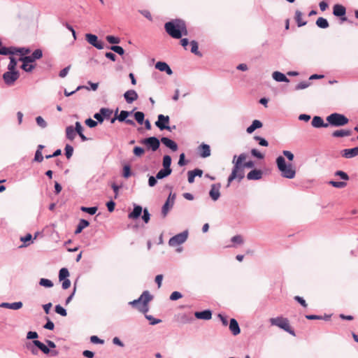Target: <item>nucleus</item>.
I'll use <instances>...</instances> for the list:
<instances>
[{
	"label": "nucleus",
	"instance_id": "nucleus-1",
	"mask_svg": "<svg viewBox=\"0 0 358 358\" xmlns=\"http://www.w3.org/2000/svg\"><path fill=\"white\" fill-rule=\"evenodd\" d=\"M246 154L241 153L238 157L236 155L234 156L232 163L234 164L231 174L227 178V187L231 185L233 180H237L240 182L245 177L244 167L242 166V162L246 159Z\"/></svg>",
	"mask_w": 358,
	"mask_h": 358
},
{
	"label": "nucleus",
	"instance_id": "nucleus-2",
	"mask_svg": "<svg viewBox=\"0 0 358 358\" xmlns=\"http://www.w3.org/2000/svg\"><path fill=\"white\" fill-rule=\"evenodd\" d=\"M276 164L282 177L288 179H292L295 177V170L292 168L291 164H286L285 159L283 157H278L276 159Z\"/></svg>",
	"mask_w": 358,
	"mask_h": 358
},
{
	"label": "nucleus",
	"instance_id": "nucleus-3",
	"mask_svg": "<svg viewBox=\"0 0 358 358\" xmlns=\"http://www.w3.org/2000/svg\"><path fill=\"white\" fill-rule=\"evenodd\" d=\"M182 20L176 19L169 21L164 24V28L167 34L173 38L179 39L182 37V32L180 31V23Z\"/></svg>",
	"mask_w": 358,
	"mask_h": 358
},
{
	"label": "nucleus",
	"instance_id": "nucleus-4",
	"mask_svg": "<svg viewBox=\"0 0 358 358\" xmlns=\"http://www.w3.org/2000/svg\"><path fill=\"white\" fill-rule=\"evenodd\" d=\"M269 322L271 325L278 327L293 336H296L295 331L289 325L287 318L281 316L271 318Z\"/></svg>",
	"mask_w": 358,
	"mask_h": 358
},
{
	"label": "nucleus",
	"instance_id": "nucleus-5",
	"mask_svg": "<svg viewBox=\"0 0 358 358\" xmlns=\"http://www.w3.org/2000/svg\"><path fill=\"white\" fill-rule=\"evenodd\" d=\"M329 125L335 127H343L349 122V119L343 114L334 113L326 118Z\"/></svg>",
	"mask_w": 358,
	"mask_h": 358
},
{
	"label": "nucleus",
	"instance_id": "nucleus-6",
	"mask_svg": "<svg viewBox=\"0 0 358 358\" xmlns=\"http://www.w3.org/2000/svg\"><path fill=\"white\" fill-rule=\"evenodd\" d=\"M160 142L161 140H159L155 136L145 138L139 141L141 144L145 145L147 150L152 152H155L159 148Z\"/></svg>",
	"mask_w": 358,
	"mask_h": 358
},
{
	"label": "nucleus",
	"instance_id": "nucleus-7",
	"mask_svg": "<svg viewBox=\"0 0 358 358\" xmlns=\"http://www.w3.org/2000/svg\"><path fill=\"white\" fill-rule=\"evenodd\" d=\"M188 231L185 230L171 237L169 241V246L180 245L184 243L188 237Z\"/></svg>",
	"mask_w": 358,
	"mask_h": 358
},
{
	"label": "nucleus",
	"instance_id": "nucleus-8",
	"mask_svg": "<svg viewBox=\"0 0 358 358\" xmlns=\"http://www.w3.org/2000/svg\"><path fill=\"white\" fill-rule=\"evenodd\" d=\"M169 121H170V118L168 115H164L162 114H159L157 117V120L155 122V125L161 131L166 129L169 131H171V127L168 125L169 123Z\"/></svg>",
	"mask_w": 358,
	"mask_h": 358
},
{
	"label": "nucleus",
	"instance_id": "nucleus-9",
	"mask_svg": "<svg viewBox=\"0 0 358 358\" xmlns=\"http://www.w3.org/2000/svg\"><path fill=\"white\" fill-rule=\"evenodd\" d=\"M115 115L116 118L119 122H124L129 125L135 126V122L134 120L131 119H127V117L132 114L133 110L127 111V110H121L120 114H118V108L116 109Z\"/></svg>",
	"mask_w": 358,
	"mask_h": 358
},
{
	"label": "nucleus",
	"instance_id": "nucleus-10",
	"mask_svg": "<svg viewBox=\"0 0 358 358\" xmlns=\"http://www.w3.org/2000/svg\"><path fill=\"white\" fill-rule=\"evenodd\" d=\"M85 40L87 41V43L98 50H102L104 48L103 42L101 40H99L97 36L95 34H86Z\"/></svg>",
	"mask_w": 358,
	"mask_h": 358
},
{
	"label": "nucleus",
	"instance_id": "nucleus-11",
	"mask_svg": "<svg viewBox=\"0 0 358 358\" xmlns=\"http://www.w3.org/2000/svg\"><path fill=\"white\" fill-rule=\"evenodd\" d=\"M19 76V71H8L3 74V79L7 85L11 86L18 79Z\"/></svg>",
	"mask_w": 358,
	"mask_h": 358
},
{
	"label": "nucleus",
	"instance_id": "nucleus-12",
	"mask_svg": "<svg viewBox=\"0 0 358 358\" xmlns=\"http://www.w3.org/2000/svg\"><path fill=\"white\" fill-rule=\"evenodd\" d=\"M33 344L45 355L50 354L51 356H57L59 354L58 351L51 350L46 345L38 340H34Z\"/></svg>",
	"mask_w": 358,
	"mask_h": 358
},
{
	"label": "nucleus",
	"instance_id": "nucleus-13",
	"mask_svg": "<svg viewBox=\"0 0 358 358\" xmlns=\"http://www.w3.org/2000/svg\"><path fill=\"white\" fill-rule=\"evenodd\" d=\"M143 296H145V299L143 303L140 307H137V309L145 315L149 310L148 303L152 300L153 296L148 290L143 292Z\"/></svg>",
	"mask_w": 358,
	"mask_h": 358
},
{
	"label": "nucleus",
	"instance_id": "nucleus-14",
	"mask_svg": "<svg viewBox=\"0 0 358 358\" xmlns=\"http://www.w3.org/2000/svg\"><path fill=\"white\" fill-rule=\"evenodd\" d=\"M176 199V194H172L171 192L169 194L165 203L163 205L162 208V214L163 217H166L168 212L171 208H172Z\"/></svg>",
	"mask_w": 358,
	"mask_h": 358
},
{
	"label": "nucleus",
	"instance_id": "nucleus-15",
	"mask_svg": "<svg viewBox=\"0 0 358 358\" xmlns=\"http://www.w3.org/2000/svg\"><path fill=\"white\" fill-rule=\"evenodd\" d=\"M346 13V9L345 8L340 4H336L334 6L333 8V14L336 17H341V21H346L347 17H345V15Z\"/></svg>",
	"mask_w": 358,
	"mask_h": 358
},
{
	"label": "nucleus",
	"instance_id": "nucleus-16",
	"mask_svg": "<svg viewBox=\"0 0 358 358\" xmlns=\"http://www.w3.org/2000/svg\"><path fill=\"white\" fill-rule=\"evenodd\" d=\"M221 188L220 183H215L211 185V188L209 192V195L213 201H217L220 196V189Z\"/></svg>",
	"mask_w": 358,
	"mask_h": 358
},
{
	"label": "nucleus",
	"instance_id": "nucleus-17",
	"mask_svg": "<svg viewBox=\"0 0 358 358\" xmlns=\"http://www.w3.org/2000/svg\"><path fill=\"white\" fill-rule=\"evenodd\" d=\"M194 316L198 320H209L212 318V310L206 309L201 311H196Z\"/></svg>",
	"mask_w": 358,
	"mask_h": 358
},
{
	"label": "nucleus",
	"instance_id": "nucleus-18",
	"mask_svg": "<svg viewBox=\"0 0 358 358\" xmlns=\"http://www.w3.org/2000/svg\"><path fill=\"white\" fill-rule=\"evenodd\" d=\"M341 156L346 159H351L358 155V147L344 149L341 151Z\"/></svg>",
	"mask_w": 358,
	"mask_h": 358
},
{
	"label": "nucleus",
	"instance_id": "nucleus-19",
	"mask_svg": "<svg viewBox=\"0 0 358 358\" xmlns=\"http://www.w3.org/2000/svg\"><path fill=\"white\" fill-rule=\"evenodd\" d=\"M229 328L234 336H237L241 333V329L237 320L234 318H231L229 320Z\"/></svg>",
	"mask_w": 358,
	"mask_h": 358
},
{
	"label": "nucleus",
	"instance_id": "nucleus-20",
	"mask_svg": "<svg viewBox=\"0 0 358 358\" xmlns=\"http://www.w3.org/2000/svg\"><path fill=\"white\" fill-rule=\"evenodd\" d=\"M23 303L22 301H16L13 303L2 302L0 303V308H8L12 310H19L22 308Z\"/></svg>",
	"mask_w": 358,
	"mask_h": 358
},
{
	"label": "nucleus",
	"instance_id": "nucleus-21",
	"mask_svg": "<svg viewBox=\"0 0 358 358\" xmlns=\"http://www.w3.org/2000/svg\"><path fill=\"white\" fill-rule=\"evenodd\" d=\"M155 68L162 72H166L169 76L173 74V71L165 62H157Z\"/></svg>",
	"mask_w": 358,
	"mask_h": 358
},
{
	"label": "nucleus",
	"instance_id": "nucleus-22",
	"mask_svg": "<svg viewBox=\"0 0 358 358\" xmlns=\"http://www.w3.org/2000/svg\"><path fill=\"white\" fill-rule=\"evenodd\" d=\"M138 97V96L137 92L134 90H127L124 94V98L125 101H127V103H133L134 101L137 100Z\"/></svg>",
	"mask_w": 358,
	"mask_h": 358
},
{
	"label": "nucleus",
	"instance_id": "nucleus-23",
	"mask_svg": "<svg viewBox=\"0 0 358 358\" xmlns=\"http://www.w3.org/2000/svg\"><path fill=\"white\" fill-rule=\"evenodd\" d=\"M263 172L260 169H253L247 174L249 180H258L262 178Z\"/></svg>",
	"mask_w": 358,
	"mask_h": 358
},
{
	"label": "nucleus",
	"instance_id": "nucleus-24",
	"mask_svg": "<svg viewBox=\"0 0 358 358\" xmlns=\"http://www.w3.org/2000/svg\"><path fill=\"white\" fill-rule=\"evenodd\" d=\"M161 142L168 148L171 150L172 151H176L178 148L177 143L169 138L168 137H162L161 138Z\"/></svg>",
	"mask_w": 358,
	"mask_h": 358
},
{
	"label": "nucleus",
	"instance_id": "nucleus-25",
	"mask_svg": "<svg viewBox=\"0 0 358 358\" xmlns=\"http://www.w3.org/2000/svg\"><path fill=\"white\" fill-rule=\"evenodd\" d=\"M311 125L315 128L329 127L328 122L324 123L323 119L320 116H314L311 122Z\"/></svg>",
	"mask_w": 358,
	"mask_h": 358
},
{
	"label": "nucleus",
	"instance_id": "nucleus-26",
	"mask_svg": "<svg viewBox=\"0 0 358 358\" xmlns=\"http://www.w3.org/2000/svg\"><path fill=\"white\" fill-rule=\"evenodd\" d=\"M143 208L141 206L134 204L133 210L129 213L128 217L129 219L136 220L138 219L143 212Z\"/></svg>",
	"mask_w": 358,
	"mask_h": 358
},
{
	"label": "nucleus",
	"instance_id": "nucleus-27",
	"mask_svg": "<svg viewBox=\"0 0 358 358\" xmlns=\"http://www.w3.org/2000/svg\"><path fill=\"white\" fill-rule=\"evenodd\" d=\"M199 155L203 158H206L210 155V148L208 145L202 143L199 147Z\"/></svg>",
	"mask_w": 358,
	"mask_h": 358
},
{
	"label": "nucleus",
	"instance_id": "nucleus-28",
	"mask_svg": "<svg viewBox=\"0 0 358 358\" xmlns=\"http://www.w3.org/2000/svg\"><path fill=\"white\" fill-rule=\"evenodd\" d=\"M272 77L277 82H289V80L286 77V76L280 71H274L272 74Z\"/></svg>",
	"mask_w": 358,
	"mask_h": 358
},
{
	"label": "nucleus",
	"instance_id": "nucleus-29",
	"mask_svg": "<svg viewBox=\"0 0 358 358\" xmlns=\"http://www.w3.org/2000/svg\"><path fill=\"white\" fill-rule=\"evenodd\" d=\"M10 52L13 53H10V55H13L16 53H20L22 56H26V55L30 52V49L27 48H15L10 47Z\"/></svg>",
	"mask_w": 358,
	"mask_h": 358
},
{
	"label": "nucleus",
	"instance_id": "nucleus-30",
	"mask_svg": "<svg viewBox=\"0 0 358 358\" xmlns=\"http://www.w3.org/2000/svg\"><path fill=\"white\" fill-rule=\"evenodd\" d=\"M302 17H303L302 12H301L299 10H296L295 12L294 19H295L297 26L299 27H303L307 24V21L303 20Z\"/></svg>",
	"mask_w": 358,
	"mask_h": 358
},
{
	"label": "nucleus",
	"instance_id": "nucleus-31",
	"mask_svg": "<svg viewBox=\"0 0 358 358\" xmlns=\"http://www.w3.org/2000/svg\"><path fill=\"white\" fill-rule=\"evenodd\" d=\"M262 122L258 120H255L251 125H250L246 131L248 134H252L255 129H259L262 127Z\"/></svg>",
	"mask_w": 358,
	"mask_h": 358
},
{
	"label": "nucleus",
	"instance_id": "nucleus-32",
	"mask_svg": "<svg viewBox=\"0 0 358 358\" xmlns=\"http://www.w3.org/2000/svg\"><path fill=\"white\" fill-rule=\"evenodd\" d=\"M89 225L90 222L87 220L85 219H80L75 230V234H78L81 233V231Z\"/></svg>",
	"mask_w": 358,
	"mask_h": 358
},
{
	"label": "nucleus",
	"instance_id": "nucleus-33",
	"mask_svg": "<svg viewBox=\"0 0 358 358\" xmlns=\"http://www.w3.org/2000/svg\"><path fill=\"white\" fill-rule=\"evenodd\" d=\"M75 130L76 134L79 135L83 141H86L88 138L83 134V127H82L80 122H76L75 124Z\"/></svg>",
	"mask_w": 358,
	"mask_h": 358
},
{
	"label": "nucleus",
	"instance_id": "nucleus-34",
	"mask_svg": "<svg viewBox=\"0 0 358 358\" xmlns=\"http://www.w3.org/2000/svg\"><path fill=\"white\" fill-rule=\"evenodd\" d=\"M352 134V131L350 129H341L336 130L332 133L333 137H344L348 136Z\"/></svg>",
	"mask_w": 358,
	"mask_h": 358
},
{
	"label": "nucleus",
	"instance_id": "nucleus-35",
	"mask_svg": "<svg viewBox=\"0 0 358 358\" xmlns=\"http://www.w3.org/2000/svg\"><path fill=\"white\" fill-rule=\"evenodd\" d=\"M171 173H172V169H168L166 168V169L163 168L161 170H159L158 171V173H157V178L159 180H162V179L170 176L171 174Z\"/></svg>",
	"mask_w": 358,
	"mask_h": 358
},
{
	"label": "nucleus",
	"instance_id": "nucleus-36",
	"mask_svg": "<svg viewBox=\"0 0 358 358\" xmlns=\"http://www.w3.org/2000/svg\"><path fill=\"white\" fill-rule=\"evenodd\" d=\"M76 136V132L75 130V128L73 127V126H68L66 128V138L70 140L73 141Z\"/></svg>",
	"mask_w": 358,
	"mask_h": 358
},
{
	"label": "nucleus",
	"instance_id": "nucleus-37",
	"mask_svg": "<svg viewBox=\"0 0 358 358\" xmlns=\"http://www.w3.org/2000/svg\"><path fill=\"white\" fill-rule=\"evenodd\" d=\"M315 24L318 27H320L321 29H327L329 26L327 20L322 17H318L316 20Z\"/></svg>",
	"mask_w": 358,
	"mask_h": 358
},
{
	"label": "nucleus",
	"instance_id": "nucleus-38",
	"mask_svg": "<svg viewBox=\"0 0 358 358\" xmlns=\"http://www.w3.org/2000/svg\"><path fill=\"white\" fill-rule=\"evenodd\" d=\"M145 299V296H143V292L141 294V295L136 299H134L131 301L129 302V305L137 308V307H140L141 305V303H143V301Z\"/></svg>",
	"mask_w": 358,
	"mask_h": 358
},
{
	"label": "nucleus",
	"instance_id": "nucleus-39",
	"mask_svg": "<svg viewBox=\"0 0 358 358\" xmlns=\"http://www.w3.org/2000/svg\"><path fill=\"white\" fill-rule=\"evenodd\" d=\"M38 284L41 287H44L45 288H51L53 287L54 284L52 281L48 278H41L39 280Z\"/></svg>",
	"mask_w": 358,
	"mask_h": 358
},
{
	"label": "nucleus",
	"instance_id": "nucleus-40",
	"mask_svg": "<svg viewBox=\"0 0 358 358\" xmlns=\"http://www.w3.org/2000/svg\"><path fill=\"white\" fill-rule=\"evenodd\" d=\"M100 111L101 113L103 120L110 119L113 113V110L108 108H100Z\"/></svg>",
	"mask_w": 358,
	"mask_h": 358
},
{
	"label": "nucleus",
	"instance_id": "nucleus-41",
	"mask_svg": "<svg viewBox=\"0 0 358 358\" xmlns=\"http://www.w3.org/2000/svg\"><path fill=\"white\" fill-rule=\"evenodd\" d=\"M171 157L170 155H164L163 157V160H162V166H163V168H166L168 169H171Z\"/></svg>",
	"mask_w": 358,
	"mask_h": 358
},
{
	"label": "nucleus",
	"instance_id": "nucleus-42",
	"mask_svg": "<svg viewBox=\"0 0 358 358\" xmlns=\"http://www.w3.org/2000/svg\"><path fill=\"white\" fill-rule=\"evenodd\" d=\"M70 273L66 268H62L59 271V280H63L64 279H67L69 276Z\"/></svg>",
	"mask_w": 358,
	"mask_h": 358
},
{
	"label": "nucleus",
	"instance_id": "nucleus-43",
	"mask_svg": "<svg viewBox=\"0 0 358 358\" xmlns=\"http://www.w3.org/2000/svg\"><path fill=\"white\" fill-rule=\"evenodd\" d=\"M97 210H98V208L96 206H92V207L82 206L80 208L81 211H83L84 213H87L91 215H94L96 213Z\"/></svg>",
	"mask_w": 358,
	"mask_h": 358
},
{
	"label": "nucleus",
	"instance_id": "nucleus-44",
	"mask_svg": "<svg viewBox=\"0 0 358 358\" xmlns=\"http://www.w3.org/2000/svg\"><path fill=\"white\" fill-rule=\"evenodd\" d=\"M9 59H10V62L8 65V70L11 71H17L16 70V66L17 64L16 59L13 56L10 57Z\"/></svg>",
	"mask_w": 358,
	"mask_h": 358
},
{
	"label": "nucleus",
	"instance_id": "nucleus-45",
	"mask_svg": "<svg viewBox=\"0 0 358 358\" xmlns=\"http://www.w3.org/2000/svg\"><path fill=\"white\" fill-rule=\"evenodd\" d=\"M191 52L196 55L201 56V53L198 50V43L196 41H192L190 42Z\"/></svg>",
	"mask_w": 358,
	"mask_h": 358
},
{
	"label": "nucleus",
	"instance_id": "nucleus-46",
	"mask_svg": "<svg viewBox=\"0 0 358 358\" xmlns=\"http://www.w3.org/2000/svg\"><path fill=\"white\" fill-rule=\"evenodd\" d=\"M55 311L61 316L65 317L67 315L66 310L59 304L55 306Z\"/></svg>",
	"mask_w": 358,
	"mask_h": 358
},
{
	"label": "nucleus",
	"instance_id": "nucleus-47",
	"mask_svg": "<svg viewBox=\"0 0 358 358\" xmlns=\"http://www.w3.org/2000/svg\"><path fill=\"white\" fill-rule=\"evenodd\" d=\"M26 348L30 350L32 355H37L38 354V349L35 345H34L33 341L27 343Z\"/></svg>",
	"mask_w": 358,
	"mask_h": 358
},
{
	"label": "nucleus",
	"instance_id": "nucleus-48",
	"mask_svg": "<svg viewBox=\"0 0 358 358\" xmlns=\"http://www.w3.org/2000/svg\"><path fill=\"white\" fill-rule=\"evenodd\" d=\"M144 117L145 115L141 111H137L134 113V118L136 120V122L140 124H142L143 123Z\"/></svg>",
	"mask_w": 358,
	"mask_h": 358
},
{
	"label": "nucleus",
	"instance_id": "nucleus-49",
	"mask_svg": "<svg viewBox=\"0 0 358 358\" xmlns=\"http://www.w3.org/2000/svg\"><path fill=\"white\" fill-rule=\"evenodd\" d=\"M145 317L149 321L150 324H151V325H155V324H159V323H160L162 322L161 320L157 319V318L154 317L151 315L145 314Z\"/></svg>",
	"mask_w": 358,
	"mask_h": 358
},
{
	"label": "nucleus",
	"instance_id": "nucleus-50",
	"mask_svg": "<svg viewBox=\"0 0 358 358\" xmlns=\"http://www.w3.org/2000/svg\"><path fill=\"white\" fill-rule=\"evenodd\" d=\"M310 83L309 81H302L295 86L294 90H304V89L310 86Z\"/></svg>",
	"mask_w": 358,
	"mask_h": 358
},
{
	"label": "nucleus",
	"instance_id": "nucleus-51",
	"mask_svg": "<svg viewBox=\"0 0 358 358\" xmlns=\"http://www.w3.org/2000/svg\"><path fill=\"white\" fill-rule=\"evenodd\" d=\"M10 53H13L10 52V47L7 48L3 45L2 42L0 41V55H8Z\"/></svg>",
	"mask_w": 358,
	"mask_h": 358
},
{
	"label": "nucleus",
	"instance_id": "nucleus-52",
	"mask_svg": "<svg viewBox=\"0 0 358 358\" xmlns=\"http://www.w3.org/2000/svg\"><path fill=\"white\" fill-rule=\"evenodd\" d=\"M64 150L66 158L70 159L73 153V148L71 145L66 144Z\"/></svg>",
	"mask_w": 358,
	"mask_h": 358
},
{
	"label": "nucleus",
	"instance_id": "nucleus-53",
	"mask_svg": "<svg viewBox=\"0 0 358 358\" xmlns=\"http://www.w3.org/2000/svg\"><path fill=\"white\" fill-rule=\"evenodd\" d=\"M329 184H330L331 186L336 188H343L347 185V183L345 182H338L334 180L329 181Z\"/></svg>",
	"mask_w": 358,
	"mask_h": 358
},
{
	"label": "nucleus",
	"instance_id": "nucleus-54",
	"mask_svg": "<svg viewBox=\"0 0 358 358\" xmlns=\"http://www.w3.org/2000/svg\"><path fill=\"white\" fill-rule=\"evenodd\" d=\"M109 49L117 53L120 55H123L124 54V50L119 45H112L109 47Z\"/></svg>",
	"mask_w": 358,
	"mask_h": 358
},
{
	"label": "nucleus",
	"instance_id": "nucleus-55",
	"mask_svg": "<svg viewBox=\"0 0 358 358\" xmlns=\"http://www.w3.org/2000/svg\"><path fill=\"white\" fill-rule=\"evenodd\" d=\"M231 241L234 244L242 245L244 243L243 238L241 235H236L233 236Z\"/></svg>",
	"mask_w": 358,
	"mask_h": 358
},
{
	"label": "nucleus",
	"instance_id": "nucleus-56",
	"mask_svg": "<svg viewBox=\"0 0 358 358\" xmlns=\"http://www.w3.org/2000/svg\"><path fill=\"white\" fill-rule=\"evenodd\" d=\"M122 176L125 178H128L131 176V167L129 165H124L123 167Z\"/></svg>",
	"mask_w": 358,
	"mask_h": 358
},
{
	"label": "nucleus",
	"instance_id": "nucleus-57",
	"mask_svg": "<svg viewBox=\"0 0 358 358\" xmlns=\"http://www.w3.org/2000/svg\"><path fill=\"white\" fill-rule=\"evenodd\" d=\"M106 41L110 44H118L120 42V38L114 36H107Z\"/></svg>",
	"mask_w": 358,
	"mask_h": 358
},
{
	"label": "nucleus",
	"instance_id": "nucleus-58",
	"mask_svg": "<svg viewBox=\"0 0 358 358\" xmlns=\"http://www.w3.org/2000/svg\"><path fill=\"white\" fill-rule=\"evenodd\" d=\"M36 124L38 127L44 129L47 127L48 124L41 116H38L36 118Z\"/></svg>",
	"mask_w": 358,
	"mask_h": 358
},
{
	"label": "nucleus",
	"instance_id": "nucleus-59",
	"mask_svg": "<svg viewBox=\"0 0 358 358\" xmlns=\"http://www.w3.org/2000/svg\"><path fill=\"white\" fill-rule=\"evenodd\" d=\"M182 297V294L180 292L174 291L171 294V295L169 296V299L171 301H177V300L181 299Z\"/></svg>",
	"mask_w": 358,
	"mask_h": 358
},
{
	"label": "nucleus",
	"instance_id": "nucleus-60",
	"mask_svg": "<svg viewBox=\"0 0 358 358\" xmlns=\"http://www.w3.org/2000/svg\"><path fill=\"white\" fill-rule=\"evenodd\" d=\"M193 320V317L187 315V314H182L180 317V321L183 324L191 323Z\"/></svg>",
	"mask_w": 358,
	"mask_h": 358
},
{
	"label": "nucleus",
	"instance_id": "nucleus-61",
	"mask_svg": "<svg viewBox=\"0 0 358 358\" xmlns=\"http://www.w3.org/2000/svg\"><path fill=\"white\" fill-rule=\"evenodd\" d=\"M133 152L135 156L141 157L144 154L145 150L141 147L136 146L133 150Z\"/></svg>",
	"mask_w": 358,
	"mask_h": 358
},
{
	"label": "nucleus",
	"instance_id": "nucleus-62",
	"mask_svg": "<svg viewBox=\"0 0 358 358\" xmlns=\"http://www.w3.org/2000/svg\"><path fill=\"white\" fill-rule=\"evenodd\" d=\"M38 338V334L36 331H29L27 334V339L28 340H36Z\"/></svg>",
	"mask_w": 358,
	"mask_h": 358
},
{
	"label": "nucleus",
	"instance_id": "nucleus-63",
	"mask_svg": "<svg viewBox=\"0 0 358 358\" xmlns=\"http://www.w3.org/2000/svg\"><path fill=\"white\" fill-rule=\"evenodd\" d=\"M335 176H339L343 180H349L348 175L345 172H344L343 171H336L335 172Z\"/></svg>",
	"mask_w": 358,
	"mask_h": 358
},
{
	"label": "nucleus",
	"instance_id": "nucleus-64",
	"mask_svg": "<svg viewBox=\"0 0 358 358\" xmlns=\"http://www.w3.org/2000/svg\"><path fill=\"white\" fill-rule=\"evenodd\" d=\"M31 56L34 59V61L36 59H39L43 56V52L41 49H36L33 52Z\"/></svg>",
	"mask_w": 358,
	"mask_h": 358
}]
</instances>
